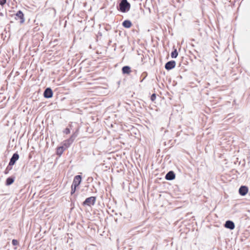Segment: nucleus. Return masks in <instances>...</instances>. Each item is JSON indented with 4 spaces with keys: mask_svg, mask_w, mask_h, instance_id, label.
Segmentation results:
<instances>
[{
    "mask_svg": "<svg viewBox=\"0 0 250 250\" xmlns=\"http://www.w3.org/2000/svg\"><path fill=\"white\" fill-rule=\"evenodd\" d=\"M43 95L44 97L46 98H50L52 97L53 92L51 88H46L43 93Z\"/></svg>",
    "mask_w": 250,
    "mask_h": 250,
    "instance_id": "nucleus-7",
    "label": "nucleus"
},
{
    "mask_svg": "<svg viewBox=\"0 0 250 250\" xmlns=\"http://www.w3.org/2000/svg\"><path fill=\"white\" fill-rule=\"evenodd\" d=\"M156 99V95L155 94H153L151 96V100L154 101Z\"/></svg>",
    "mask_w": 250,
    "mask_h": 250,
    "instance_id": "nucleus-20",
    "label": "nucleus"
},
{
    "mask_svg": "<svg viewBox=\"0 0 250 250\" xmlns=\"http://www.w3.org/2000/svg\"><path fill=\"white\" fill-rule=\"evenodd\" d=\"M63 132L66 134H68L69 133H70V129L68 128H66L65 129V130L63 131Z\"/></svg>",
    "mask_w": 250,
    "mask_h": 250,
    "instance_id": "nucleus-19",
    "label": "nucleus"
},
{
    "mask_svg": "<svg viewBox=\"0 0 250 250\" xmlns=\"http://www.w3.org/2000/svg\"><path fill=\"white\" fill-rule=\"evenodd\" d=\"M248 191V189L247 187L245 186H241L239 189V192L240 195L244 196L245 195Z\"/></svg>",
    "mask_w": 250,
    "mask_h": 250,
    "instance_id": "nucleus-9",
    "label": "nucleus"
},
{
    "mask_svg": "<svg viewBox=\"0 0 250 250\" xmlns=\"http://www.w3.org/2000/svg\"><path fill=\"white\" fill-rule=\"evenodd\" d=\"M96 201V198L93 196L88 197L83 202V205L91 206L94 205Z\"/></svg>",
    "mask_w": 250,
    "mask_h": 250,
    "instance_id": "nucleus-2",
    "label": "nucleus"
},
{
    "mask_svg": "<svg viewBox=\"0 0 250 250\" xmlns=\"http://www.w3.org/2000/svg\"><path fill=\"white\" fill-rule=\"evenodd\" d=\"M76 188L77 187H75V186H71V194H73V193H75V192L76 191Z\"/></svg>",
    "mask_w": 250,
    "mask_h": 250,
    "instance_id": "nucleus-17",
    "label": "nucleus"
},
{
    "mask_svg": "<svg viewBox=\"0 0 250 250\" xmlns=\"http://www.w3.org/2000/svg\"><path fill=\"white\" fill-rule=\"evenodd\" d=\"M12 243L14 246H17L19 244L18 241L16 239H13L12 241Z\"/></svg>",
    "mask_w": 250,
    "mask_h": 250,
    "instance_id": "nucleus-18",
    "label": "nucleus"
},
{
    "mask_svg": "<svg viewBox=\"0 0 250 250\" xmlns=\"http://www.w3.org/2000/svg\"><path fill=\"white\" fill-rule=\"evenodd\" d=\"M122 72L124 74H129L131 72L130 67L128 66H124L122 68Z\"/></svg>",
    "mask_w": 250,
    "mask_h": 250,
    "instance_id": "nucleus-12",
    "label": "nucleus"
},
{
    "mask_svg": "<svg viewBox=\"0 0 250 250\" xmlns=\"http://www.w3.org/2000/svg\"><path fill=\"white\" fill-rule=\"evenodd\" d=\"M75 138V136H74V135H73L71 136V137L69 139L63 142V146L65 149L68 148L70 146V145L73 142Z\"/></svg>",
    "mask_w": 250,
    "mask_h": 250,
    "instance_id": "nucleus-3",
    "label": "nucleus"
},
{
    "mask_svg": "<svg viewBox=\"0 0 250 250\" xmlns=\"http://www.w3.org/2000/svg\"><path fill=\"white\" fill-rule=\"evenodd\" d=\"M19 156L17 153H14L12 158L10 159L9 165L10 166H13L15 164V162L19 159Z\"/></svg>",
    "mask_w": 250,
    "mask_h": 250,
    "instance_id": "nucleus-6",
    "label": "nucleus"
},
{
    "mask_svg": "<svg viewBox=\"0 0 250 250\" xmlns=\"http://www.w3.org/2000/svg\"><path fill=\"white\" fill-rule=\"evenodd\" d=\"M225 227L226 228L229 229H233L235 228V225L232 221L229 220L226 222Z\"/></svg>",
    "mask_w": 250,
    "mask_h": 250,
    "instance_id": "nucleus-8",
    "label": "nucleus"
},
{
    "mask_svg": "<svg viewBox=\"0 0 250 250\" xmlns=\"http://www.w3.org/2000/svg\"><path fill=\"white\" fill-rule=\"evenodd\" d=\"M175 62L174 61L168 62L165 64V68L167 70H170L175 67Z\"/></svg>",
    "mask_w": 250,
    "mask_h": 250,
    "instance_id": "nucleus-5",
    "label": "nucleus"
},
{
    "mask_svg": "<svg viewBox=\"0 0 250 250\" xmlns=\"http://www.w3.org/2000/svg\"><path fill=\"white\" fill-rule=\"evenodd\" d=\"M65 149V148L63 146L58 147L57 149V154L59 156H61L63 152Z\"/></svg>",
    "mask_w": 250,
    "mask_h": 250,
    "instance_id": "nucleus-13",
    "label": "nucleus"
},
{
    "mask_svg": "<svg viewBox=\"0 0 250 250\" xmlns=\"http://www.w3.org/2000/svg\"><path fill=\"white\" fill-rule=\"evenodd\" d=\"M178 56V52L177 51V50L176 49H175L172 52V53H171V57L172 58H175L177 57Z\"/></svg>",
    "mask_w": 250,
    "mask_h": 250,
    "instance_id": "nucleus-16",
    "label": "nucleus"
},
{
    "mask_svg": "<svg viewBox=\"0 0 250 250\" xmlns=\"http://www.w3.org/2000/svg\"><path fill=\"white\" fill-rule=\"evenodd\" d=\"M132 25V23L130 21L125 20L123 22V25L125 28H130Z\"/></svg>",
    "mask_w": 250,
    "mask_h": 250,
    "instance_id": "nucleus-14",
    "label": "nucleus"
},
{
    "mask_svg": "<svg viewBox=\"0 0 250 250\" xmlns=\"http://www.w3.org/2000/svg\"><path fill=\"white\" fill-rule=\"evenodd\" d=\"M119 7L121 12H126L129 11L130 5L127 0H122L119 4Z\"/></svg>",
    "mask_w": 250,
    "mask_h": 250,
    "instance_id": "nucleus-1",
    "label": "nucleus"
},
{
    "mask_svg": "<svg viewBox=\"0 0 250 250\" xmlns=\"http://www.w3.org/2000/svg\"><path fill=\"white\" fill-rule=\"evenodd\" d=\"M6 0H0V4L3 5L6 3Z\"/></svg>",
    "mask_w": 250,
    "mask_h": 250,
    "instance_id": "nucleus-21",
    "label": "nucleus"
},
{
    "mask_svg": "<svg viewBox=\"0 0 250 250\" xmlns=\"http://www.w3.org/2000/svg\"><path fill=\"white\" fill-rule=\"evenodd\" d=\"M16 16L17 17H18L21 20V23H23L24 22V18H23L24 15L21 11H19L17 12V13L16 14Z\"/></svg>",
    "mask_w": 250,
    "mask_h": 250,
    "instance_id": "nucleus-11",
    "label": "nucleus"
},
{
    "mask_svg": "<svg viewBox=\"0 0 250 250\" xmlns=\"http://www.w3.org/2000/svg\"><path fill=\"white\" fill-rule=\"evenodd\" d=\"M175 175L172 171H169L166 175V179L168 180H172L175 178Z\"/></svg>",
    "mask_w": 250,
    "mask_h": 250,
    "instance_id": "nucleus-10",
    "label": "nucleus"
},
{
    "mask_svg": "<svg viewBox=\"0 0 250 250\" xmlns=\"http://www.w3.org/2000/svg\"><path fill=\"white\" fill-rule=\"evenodd\" d=\"M82 181V177L80 175L76 176L73 180L72 186L77 187L81 183Z\"/></svg>",
    "mask_w": 250,
    "mask_h": 250,
    "instance_id": "nucleus-4",
    "label": "nucleus"
},
{
    "mask_svg": "<svg viewBox=\"0 0 250 250\" xmlns=\"http://www.w3.org/2000/svg\"><path fill=\"white\" fill-rule=\"evenodd\" d=\"M14 181L13 178L9 177L6 179V184L7 185L9 186L11 185Z\"/></svg>",
    "mask_w": 250,
    "mask_h": 250,
    "instance_id": "nucleus-15",
    "label": "nucleus"
}]
</instances>
